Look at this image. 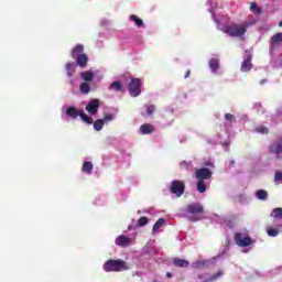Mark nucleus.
Masks as SVG:
<instances>
[{
    "label": "nucleus",
    "mask_w": 282,
    "mask_h": 282,
    "mask_svg": "<svg viewBox=\"0 0 282 282\" xmlns=\"http://www.w3.org/2000/svg\"><path fill=\"white\" fill-rule=\"evenodd\" d=\"M102 45V42L97 43V46L100 47Z\"/></svg>",
    "instance_id": "44"
},
{
    "label": "nucleus",
    "mask_w": 282,
    "mask_h": 282,
    "mask_svg": "<svg viewBox=\"0 0 282 282\" xmlns=\"http://www.w3.org/2000/svg\"><path fill=\"white\" fill-rule=\"evenodd\" d=\"M85 52V46L83 44H77L70 53L72 58L76 62H68L65 66L66 72H76L78 67H87V63L89 62V57Z\"/></svg>",
    "instance_id": "2"
},
{
    "label": "nucleus",
    "mask_w": 282,
    "mask_h": 282,
    "mask_svg": "<svg viewBox=\"0 0 282 282\" xmlns=\"http://www.w3.org/2000/svg\"><path fill=\"white\" fill-rule=\"evenodd\" d=\"M196 188H197L198 193H206V182L197 181Z\"/></svg>",
    "instance_id": "27"
},
{
    "label": "nucleus",
    "mask_w": 282,
    "mask_h": 282,
    "mask_svg": "<svg viewBox=\"0 0 282 282\" xmlns=\"http://www.w3.org/2000/svg\"><path fill=\"white\" fill-rule=\"evenodd\" d=\"M271 217L273 219H282V208L281 207H275L271 212Z\"/></svg>",
    "instance_id": "21"
},
{
    "label": "nucleus",
    "mask_w": 282,
    "mask_h": 282,
    "mask_svg": "<svg viewBox=\"0 0 282 282\" xmlns=\"http://www.w3.org/2000/svg\"><path fill=\"white\" fill-rule=\"evenodd\" d=\"M184 191H186L184 181L175 180L171 182L170 193L176 195V197H182V195H184Z\"/></svg>",
    "instance_id": "6"
},
{
    "label": "nucleus",
    "mask_w": 282,
    "mask_h": 282,
    "mask_svg": "<svg viewBox=\"0 0 282 282\" xmlns=\"http://www.w3.org/2000/svg\"><path fill=\"white\" fill-rule=\"evenodd\" d=\"M256 131H257V133H262V134L270 133V130L265 126L257 127Z\"/></svg>",
    "instance_id": "32"
},
{
    "label": "nucleus",
    "mask_w": 282,
    "mask_h": 282,
    "mask_svg": "<svg viewBox=\"0 0 282 282\" xmlns=\"http://www.w3.org/2000/svg\"><path fill=\"white\" fill-rule=\"evenodd\" d=\"M93 127L95 131H102V127H105V120L102 119H97L94 123Z\"/></svg>",
    "instance_id": "23"
},
{
    "label": "nucleus",
    "mask_w": 282,
    "mask_h": 282,
    "mask_svg": "<svg viewBox=\"0 0 282 282\" xmlns=\"http://www.w3.org/2000/svg\"><path fill=\"white\" fill-rule=\"evenodd\" d=\"M98 109H100L99 99H91L86 106V111H88L90 116H96V113H98Z\"/></svg>",
    "instance_id": "9"
},
{
    "label": "nucleus",
    "mask_w": 282,
    "mask_h": 282,
    "mask_svg": "<svg viewBox=\"0 0 282 282\" xmlns=\"http://www.w3.org/2000/svg\"><path fill=\"white\" fill-rule=\"evenodd\" d=\"M234 239L239 248H248V246H252V238L243 237L241 232L235 234Z\"/></svg>",
    "instance_id": "7"
},
{
    "label": "nucleus",
    "mask_w": 282,
    "mask_h": 282,
    "mask_svg": "<svg viewBox=\"0 0 282 282\" xmlns=\"http://www.w3.org/2000/svg\"><path fill=\"white\" fill-rule=\"evenodd\" d=\"M165 219L164 218H160L153 226V232H156V230H160V228H162L165 224Z\"/></svg>",
    "instance_id": "29"
},
{
    "label": "nucleus",
    "mask_w": 282,
    "mask_h": 282,
    "mask_svg": "<svg viewBox=\"0 0 282 282\" xmlns=\"http://www.w3.org/2000/svg\"><path fill=\"white\" fill-rule=\"evenodd\" d=\"M80 76L83 80H85L84 83H91V80H94V73L91 72H84Z\"/></svg>",
    "instance_id": "20"
},
{
    "label": "nucleus",
    "mask_w": 282,
    "mask_h": 282,
    "mask_svg": "<svg viewBox=\"0 0 282 282\" xmlns=\"http://www.w3.org/2000/svg\"><path fill=\"white\" fill-rule=\"evenodd\" d=\"M116 246H119L120 248H128V246H131V238L120 235L116 238Z\"/></svg>",
    "instance_id": "11"
},
{
    "label": "nucleus",
    "mask_w": 282,
    "mask_h": 282,
    "mask_svg": "<svg viewBox=\"0 0 282 282\" xmlns=\"http://www.w3.org/2000/svg\"><path fill=\"white\" fill-rule=\"evenodd\" d=\"M264 83H265V79L261 80V82H260V85H263Z\"/></svg>",
    "instance_id": "46"
},
{
    "label": "nucleus",
    "mask_w": 282,
    "mask_h": 282,
    "mask_svg": "<svg viewBox=\"0 0 282 282\" xmlns=\"http://www.w3.org/2000/svg\"><path fill=\"white\" fill-rule=\"evenodd\" d=\"M279 28H282V20L279 22Z\"/></svg>",
    "instance_id": "45"
},
{
    "label": "nucleus",
    "mask_w": 282,
    "mask_h": 282,
    "mask_svg": "<svg viewBox=\"0 0 282 282\" xmlns=\"http://www.w3.org/2000/svg\"><path fill=\"white\" fill-rule=\"evenodd\" d=\"M270 153H275V155H281L282 153V139L279 140L274 145H271Z\"/></svg>",
    "instance_id": "16"
},
{
    "label": "nucleus",
    "mask_w": 282,
    "mask_h": 282,
    "mask_svg": "<svg viewBox=\"0 0 282 282\" xmlns=\"http://www.w3.org/2000/svg\"><path fill=\"white\" fill-rule=\"evenodd\" d=\"M250 10H251V12H253L254 14H261V8H259V7L257 6V3H251Z\"/></svg>",
    "instance_id": "33"
},
{
    "label": "nucleus",
    "mask_w": 282,
    "mask_h": 282,
    "mask_svg": "<svg viewBox=\"0 0 282 282\" xmlns=\"http://www.w3.org/2000/svg\"><path fill=\"white\" fill-rule=\"evenodd\" d=\"M212 13L213 21L216 23L217 28L220 30V32H224L228 36H231V39L243 36L246 32H248V25H252V23L246 24H220L219 20H217V14L213 12V10H209Z\"/></svg>",
    "instance_id": "1"
},
{
    "label": "nucleus",
    "mask_w": 282,
    "mask_h": 282,
    "mask_svg": "<svg viewBox=\"0 0 282 282\" xmlns=\"http://www.w3.org/2000/svg\"><path fill=\"white\" fill-rule=\"evenodd\" d=\"M274 182H282V172L281 171L275 172Z\"/></svg>",
    "instance_id": "36"
},
{
    "label": "nucleus",
    "mask_w": 282,
    "mask_h": 282,
    "mask_svg": "<svg viewBox=\"0 0 282 282\" xmlns=\"http://www.w3.org/2000/svg\"><path fill=\"white\" fill-rule=\"evenodd\" d=\"M110 89H115V91H122V84L120 82H112Z\"/></svg>",
    "instance_id": "30"
},
{
    "label": "nucleus",
    "mask_w": 282,
    "mask_h": 282,
    "mask_svg": "<svg viewBox=\"0 0 282 282\" xmlns=\"http://www.w3.org/2000/svg\"><path fill=\"white\" fill-rule=\"evenodd\" d=\"M129 21H131L132 23H134L138 28H145L144 25V21L142 19H140L138 15L135 14H131L129 18Z\"/></svg>",
    "instance_id": "15"
},
{
    "label": "nucleus",
    "mask_w": 282,
    "mask_h": 282,
    "mask_svg": "<svg viewBox=\"0 0 282 282\" xmlns=\"http://www.w3.org/2000/svg\"><path fill=\"white\" fill-rule=\"evenodd\" d=\"M79 91L82 94H89V91H91V87L88 85L87 82H84L80 86H79Z\"/></svg>",
    "instance_id": "26"
},
{
    "label": "nucleus",
    "mask_w": 282,
    "mask_h": 282,
    "mask_svg": "<svg viewBox=\"0 0 282 282\" xmlns=\"http://www.w3.org/2000/svg\"><path fill=\"white\" fill-rule=\"evenodd\" d=\"M225 120H227V122H235V116L231 113H226Z\"/></svg>",
    "instance_id": "37"
},
{
    "label": "nucleus",
    "mask_w": 282,
    "mask_h": 282,
    "mask_svg": "<svg viewBox=\"0 0 282 282\" xmlns=\"http://www.w3.org/2000/svg\"><path fill=\"white\" fill-rule=\"evenodd\" d=\"M256 195H257L258 199H261V200L268 199V191H265V189H258L256 192Z\"/></svg>",
    "instance_id": "25"
},
{
    "label": "nucleus",
    "mask_w": 282,
    "mask_h": 282,
    "mask_svg": "<svg viewBox=\"0 0 282 282\" xmlns=\"http://www.w3.org/2000/svg\"><path fill=\"white\" fill-rule=\"evenodd\" d=\"M209 67H210L212 72H217V69H219V59L212 58L209 61Z\"/></svg>",
    "instance_id": "24"
},
{
    "label": "nucleus",
    "mask_w": 282,
    "mask_h": 282,
    "mask_svg": "<svg viewBox=\"0 0 282 282\" xmlns=\"http://www.w3.org/2000/svg\"><path fill=\"white\" fill-rule=\"evenodd\" d=\"M113 118H115V116L109 113V115H106L104 117V119H101V120H104V122H111V120H113Z\"/></svg>",
    "instance_id": "38"
},
{
    "label": "nucleus",
    "mask_w": 282,
    "mask_h": 282,
    "mask_svg": "<svg viewBox=\"0 0 282 282\" xmlns=\"http://www.w3.org/2000/svg\"><path fill=\"white\" fill-rule=\"evenodd\" d=\"M206 166H213V164H208V163H207Z\"/></svg>",
    "instance_id": "48"
},
{
    "label": "nucleus",
    "mask_w": 282,
    "mask_h": 282,
    "mask_svg": "<svg viewBox=\"0 0 282 282\" xmlns=\"http://www.w3.org/2000/svg\"><path fill=\"white\" fill-rule=\"evenodd\" d=\"M213 177V171L208 167H200L196 170L195 178L197 181L204 182L205 180H210Z\"/></svg>",
    "instance_id": "8"
},
{
    "label": "nucleus",
    "mask_w": 282,
    "mask_h": 282,
    "mask_svg": "<svg viewBox=\"0 0 282 282\" xmlns=\"http://www.w3.org/2000/svg\"><path fill=\"white\" fill-rule=\"evenodd\" d=\"M110 23L111 22L109 20H105V19L100 21V25H102V28H107V25H110Z\"/></svg>",
    "instance_id": "39"
},
{
    "label": "nucleus",
    "mask_w": 282,
    "mask_h": 282,
    "mask_svg": "<svg viewBox=\"0 0 282 282\" xmlns=\"http://www.w3.org/2000/svg\"><path fill=\"white\" fill-rule=\"evenodd\" d=\"M282 43V33H276L271 37L270 50L274 51Z\"/></svg>",
    "instance_id": "12"
},
{
    "label": "nucleus",
    "mask_w": 282,
    "mask_h": 282,
    "mask_svg": "<svg viewBox=\"0 0 282 282\" xmlns=\"http://www.w3.org/2000/svg\"><path fill=\"white\" fill-rule=\"evenodd\" d=\"M82 171L83 173H88V175L91 174L94 171V164L89 161L84 162L82 166Z\"/></svg>",
    "instance_id": "18"
},
{
    "label": "nucleus",
    "mask_w": 282,
    "mask_h": 282,
    "mask_svg": "<svg viewBox=\"0 0 282 282\" xmlns=\"http://www.w3.org/2000/svg\"><path fill=\"white\" fill-rule=\"evenodd\" d=\"M188 76H191V72H187V73L185 74V78H188Z\"/></svg>",
    "instance_id": "43"
},
{
    "label": "nucleus",
    "mask_w": 282,
    "mask_h": 282,
    "mask_svg": "<svg viewBox=\"0 0 282 282\" xmlns=\"http://www.w3.org/2000/svg\"><path fill=\"white\" fill-rule=\"evenodd\" d=\"M184 164H186V162H182V163H181V166H184Z\"/></svg>",
    "instance_id": "47"
},
{
    "label": "nucleus",
    "mask_w": 282,
    "mask_h": 282,
    "mask_svg": "<svg viewBox=\"0 0 282 282\" xmlns=\"http://www.w3.org/2000/svg\"><path fill=\"white\" fill-rule=\"evenodd\" d=\"M185 210L187 215H192L188 216L189 221H202V219H204V217H202V215H204V206L199 203L187 205Z\"/></svg>",
    "instance_id": "4"
},
{
    "label": "nucleus",
    "mask_w": 282,
    "mask_h": 282,
    "mask_svg": "<svg viewBox=\"0 0 282 282\" xmlns=\"http://www.w3.org/2000/svg\"><path fill=\"white\" fill-rule=\"evenodd\" d=\"M224 276V272L218 271L217 273H214L213 275H210L209 278L205 279L204 275L198 274L197 278L202 281V282H213V281H217V279Z\"/></svg>",
    "instance_id": "13"
},
{
    "label": "nucleus",
    "mask_w": 282,
    "mask_h": 282,
    "mask_svg": "<svg viewBox=\"0 0 282 282\" xmlns=\"http://www.w3.org/2000/svg\"><path fill=\"white\" fill-rule=\"evenodd\" d=\"M140 131L143 135H149V133H151L152 131H154L153 126H151V123H143L140 127Z\"/></svg>",
    "instance_id": "17"
},
{
    "label": "nucleus",
    "mask_w": 282,
    "mask_h": 282,
    "mask_svg": "<svg viewBox=\"0 0 282 282\" xmlns=\"http://www.w3.org/2000/svg\"><path fill=\"white\" fill-rule=\"evenodd\" d=\"M79 118H82L83 122H86V124H94V118L87 116L85 112H79Z\"/></svg>",
    "instance_id": "22"
},
{
    "label": "nucleus",
    "mask_w": 282,
    "mask_h": 282,
    "mask_svg": "<svg viewBox=\"0 0 282 282\" xmlns=\"http://www.w3.org/2000/svg\"><path fill=\"white\" fill-rule=\"evenodd\" d=\"M229 164H230V166H235V160H231V161L229 162Z\"/></svg>",
    "instance_id": "42"
},
{
    "label": "nucleus",
    "mask_w": 282,
    "mask_h": 282,
    "mask_svg": "<svg viewBox=\"0 0 282 282\" xmlns=\"http://www.w3.org/2000/svg\"><path fill=\"white\" fill-rule=\"evenodd\" d=\"M173 264L176 267V268H188L189 265V262L187 260H184V259H177L175 258L173 260Z\"/></svg>",
    "instance_id": "19"
},
{
    "label": "nucleus",
    "mask_w": 282,
    "mask_h": 282,
    "mask_svg": "<svg viewBox=\"0 0 282 282\" xmlns=\"http://www.w3.org/2000/svg\"><path fill=\"white\" fill-rule=\"evenodd\" d=\"M245 56L246 57L241 64V70L250 72V69H252V53H250V51H246Z\"/></svg>",
    "instance_id": "10"
},
{
    "label": "nucleus",
    "mask_w": 282,
    "mask_h": 282,
    "mask_svg": "<svg viewBox=\"0 0 282 282\" xmlns=\"http://www.w3.org/2000/svg\"><path fill=\"white\" fill-rule=\"evenodd\" d=\"M228 228H235V220H227Z\"/></svg>",
    "instance_id": "40"
},
{
    "label": "nucleus",
    "mask_w": 282,
    "mask_h": 282,
    "mask_svg": "<svg viewBox=\"0 0 282 282\" xmlns=\"http://www.w3.org/2000/svg\"><path fill=\"white\" fill-rule=\"evenodd\" d=\"M66 116H68V118H73L74 120H76V118L80 116V111H78L76 107H69L66 110Z\"/></svg>",
    "instance_id": "14"
},
{
    "label": "nucleus",
    "mask_w": 282,
    "mask_h": 282,
    "mask_svg": "<svg viewBox=\"0 0 282 282\" xmlns=\"http://www.w3.org/2000/svg\"><path fill=\"white\" fill-rule=\"evenodd\" d=\"M129 269H130L129 263L120 259H117V260L110 259L106 261L104 264L105 272H126V270H129Z\"/></svg>",
    "instance_id": "3"
},
{
    "label": "nucleus",
    "mask_w": 282,
    "mask_h": 282,
    "mask_svg": "<svg viewBox=\"0 0 282 282\" xmlns=\"http://www.w3.org/2000/svg\"><path fill=\"white\" fill-rule=\"evenodd\" d=\"M128 91L132 98H138L142 94V79L132 78L128 84Z\"/></svg>",
    "instance_id": "5"
},
{
    "label": "nucleus",
    "mask_w": 282,
    "mask_h": 282,
    "mask_svg": "<svg viewBox=\"0 0 282 282\" xmlns=\"http://www.w3.org/2000/svg\"><path fill=\"white\" fill-rule=\"evenodd\" d=\"M147 224H149L148 217L142 216L141 218H139L138 226L143 227V226H147Z\"/></svg>",
    "instance_id": "34"
},
{
    "label": "nucleus",
    "mask_w": 282,
    "mask_h": 282,
    "mask_svg": "<svg viewBox=\"0 0 282 282\" xmlns=\"http://www.w3.org/2000/svg\"><path fill=\"white\" fill-rule=\"evenodd\" d=\"M155 113V105H150L147 109V112H141V116L145 118V116H153Z\"/></svg>",
    "instance_id": "28"
},
{
    "label": "nucleus",
    "mask_w": 282,
    "mask_h": 282,
    "mask_svg": "<svg viewBox=\"0 0 282 282\" xmlns=\"http://www.w3.org/2000/svg\"><path fill=\"white\" fill-rule=\"evenodd\" d=\"M216 19L220 25H228V18L226 15H216Z\"/></svg>",
    "instance_id": "31"
},
{
    "label": "nucleus",
    "mask_w": 282,
    "mask_h": 282,
    "mask_svg": "<svg viewBox=\"0 0 282 282\" xmlns=\"http://www.w3.org/2000/svg\"><path fill=\"white\" fill-rule=\"evenodd\" d=\"M166 276H167V279H172V278H173V273L167 272V273H166Z\"/></svg>",
    "instance_id": "41"
},
{
    "label": "nucleus",
    "mask_w": 282,
    "mask_h": 282,
    "mask_svg": "<svg viewBox=\"0 0 282 282\" xmlns=\"http://www.w3.org/2000/svg\"><path fill=\"white\" fill-rule=\"evenodd\" d=\"M267 235H269V237H278L279 236V229L269 228V229H267Z\"/></svg>",
    "instance_id": "35"
}]
</instances>
